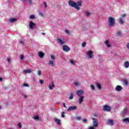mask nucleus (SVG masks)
Masks as SVG:
<instances>
[{
    "label": "nucleus",
    "instance_id": "f257e3e1",
    "mask_svg": "<svg viewBox=\"0 0 129 129\" xmlns=\"http://www.w3.org/2000/svg\"><path fill=\"white\" fill-rule=\"evenodd\" d=\"M69 6H70V7H72V8H75L76 10H78V11H79V10H80V7H79V6L77 5V4L74 1L70 0L69 1Z\"/></svg>",
    "mask_w": 129,
    "mask_h": 129
},
{
    "label": "nucleus",
    "instance_id": "f03ea898",
    "mask_svg": "<svg viewBox=\"0 0 129 129\" xmlns=\"http://www.w3.org/2000/svg\"><path fill=\"white\" fill-rule=\"evenodd\" d=\"M108 22L109 27H113V26H114V24H115V20L114 18L109 17L108 19Z\"/></svg>",
    "mask_w": 129,
    "mask_h": 129
},
{
    "label": "nucleus",
    "instance_id": "7ed1b4c3",
    "mask_svg": "<svg viewBox=\"0 0 129 129\" xmlns=\"http://www.w3.org/2000/svg\"><path fill=\"white\" fill-rule=\"evenodd\" d=\"M92 120H93V127H97V126H98V119L97 118L93 117L92 118Z\"/></svg>",
    "mask_w": 129,
    "mask_h": 129
},
{
    "label": "nucleus",
    "instance_id": "20e7f679",
    "mask_svg": "<svg viewBox=\"0 0 129 129\" xmlns=\"http://www.w3.org/2000/svg\"><path fill=\"white\" fill-rule=\"evenodd\" d=\"M103 110L108 112L111 110V107L107 105H105L103 106Z\"/></svg>",
    "mask_w": 129,
    "mask_h": 129
},
{
    "label": "nucleus",
    "instance_id": "39448f33",
    "mask_svg": "<svg viewBox=\"0 0 129 129\" xmlns=\"http://www.w3.org/2000/svg\"><path fill=\"white\" fill-rule=\"evenodd\" d=\"M34 27H36V24L34 23L32 21H31L29 23V29L33 30Z\"/></svg>",
    "mask_w": 129,
    "mask_h": 129
},
{
    "label": "nucleus",
    "instance_id": "423d86ee",
    "mask_svg": "<svg viewBox=\"0 0 129 129\" xmlns=\"http://www.w3.org/2000/svg\"><path fill=\"white\" fill-rule=\"evenodd\" d=\"M62 50L64 52H69V51H70V47H68L67 45H63L62 46Z\"/></svg>",
    "mask_w": 129,
    "mask_h": 129
},
{
    "label": "nucleus",
    "instance_id": "0eeeda50",
    "mask_svg": "<svg viewBox=\"0 0 129 129\" xmlns=\"http://www.w3.org/2000/svg\"><path fill=\"white\" fill-rule=\"evenodd\" d=\"M93 54V51H90L87 53L88 56L90 59H93V56H92Z\"/></svg>",
    "mask_w": 129,
    "mask_h": 129
},
{
    "label": "nucleus",
    "instance_id": "6e6552de",
    "mask_svg": "<svg viewBox=\"0 0 129 129\" xmlns=\"http://www.w3.org/2000/svg\"><path fill=\"white\" fill-rule=\"evenodd\" d=\"M84 92L82 91V90H79L77 91L76 94L78 95V96H81L82 94H83Z\"/></svg>",
    "mask_w": 129,
    "mask_h": 129
},
{
    "label": "nucleus",
    "instance_id": "1a4fd4ad",
    "mask_svg": "<svg viewBox=\"0 0 129 129\" xmlns=\"http://www.w3.org/2000/svg\"><path fill=\"white\" fill-rule=\"evenodd\" d=\"M77 109V107L76 106H70L68 109V111H70L71 110H76Z\"/></svg>",
    "mask_w": 129,
    "mask_h": 129
},
{
    "label": "nucleus",
    "instance_id": "9d476101",
    "mask_svg": "<svg viewBox=\"0 0 129 129\" xmlns=\"http://www.w3.org/2000/svg\"><path fill=\"white\" fill-rule=\"evenodd\" d=\"M115 90H116V91H121V90H122V87L118 85L117 86H116Z\"/></svg>",
    "mask_w": 129,
    "mask_h": 129
},
{
    "label": "nucleus",
    "instance_id": "9b49d317",
    "mask_svg": "<svg viewBox=\"0 0 129 129\" xmlns=\"http://www.w3.org/2000/svg\"><path fill=\"white\" fill-rule=\"evenodd\" d=\"M32 72V70H30V69H26V70H24L23 71V73H24V74H30Z\"/></svg>",
    "mask_w": 129,
    "mask_h": 129
},
{
    "label": "nucleus",
    "instance_id": "f8f14e48",
    "mask_svg": "<svg viewBox=\"0 0 129 129\" xmlns=\"http://www.w3.org/2000/svg\"><path fill=\"white\" fill-rule=\"evenodd\" d=\"M84 100V96H81L79 98V103L80 104H81L82 102H83V101Z\"/></svg>",
    "mask_w": 129,
    "mask_h": 129
},
{
    "label": "nucleus",
    "instance_id": "ddd939ff",
    "mask_svg": "<svg viewBox=\"0 0 129 129\" xmlns=\"http://www.w3.org/2000/svg\"><path fill=\"white\" fill-rule=\"evenodd\" d=\"M55 60H49L48 61V65H49L50 66H52V67H54V65H55Z\"/></svg>",
    "mask_w": 129,
    "mask_h": 129
},
{
    "label": "nucleus",
    "instance_id": "4468645a",
    "mask_svg": "<svg viewBox=\"0 0 129 129\" xmlns=\"http://www.w3.org/2000/svg\"><path fill=\"white\" fill-rule=\"evenodd\" d=\"M122 114H127L128 113V110L126 108H124L122 111Z\"/></svg>",
    "mask_w": 129,
    "mask_h": 129
},
{
    "label": "nucleus",
    "instance_id": "2eb2a0df",
    "mask_svg": "<svg viewBox=\"0 0 129 129\" xmlns=\"http://www.w3.org/2000/svg\"><path fill=\"white\" fill-rule=\"evenodd\" d=\"M54 121L57 123V124H58V125H60V124H61V120L59 119L55 118L54 119Z\"/></svg>",
    "mask_w": 129,
    "mask_h": 129
},
{
    "label": "nucleus",
    "instance_id": "dca6fc26",
    "mask_svg": "<svg viewBox=\"0 0 129 129\" xmlns=\"http://www.w3.org/2000/svg\"><path fill=\"white\" fill-rule=\"evenodd\" d=\"M44 55H45V54H44L42 51L38 52V56L40 58H43V57H44Z\"/></svg>",
    "mask_w": 129,
    "mask_h": 129
},
{
    "label": "nucleus",
    "instance_id": "f3484780",
    "mask_svg": "<svg viewBox=\"0 0 129 129\" xmlns=\"http://www.w3.org/2000/svg\"><path fill=\"white\" fill-rule=\"evenodd\" d=\"M96 86L100 90L102 89L101 88V85L98 82L96 83Z\"/></svg>",
    "mask_w": 129,
    "mask_h": 129
},
{
    "label": "nucleus",
    "instance_id": "a211bd4d",
    "mask_svg": "<svg viewBox=\"0 0 129 129\" xmlns=\"http://www.w3.org/2000/svg\"><path fill=\"white\" fill-rule=\"evenodd\" d=\"M57 41H58L59 43H60L61 45H63V44H65V41L61 38H58Z\"/></svg>",
    "mask_w": 129,
    "mask_h": 129
},
{
    "label": "nucleus",
    "instance_id": "6ab92c4d",
    "mask_svg": "<svg viewBox=\"0 0 129 129\" xmlns=\"http://www.w3.org/2000/svg\"><path fill=\"white\" fill-rule=\"evenodd\" d=\"M108 124H110V125H113V120L109 119L107 121Z\"/></svg>",
    "mask_w": 129,
    "mask_h": 129
},
{
    "label": "nucleus",
    "instance_id": "aec40b11",
    "mask_svg": "<svg viewBox=\"0 0 129 129\" xmlns=\"http://www.w3.org/2000/svg\"><path fill=\"white\" fill-rule=\"evenodd\" d=\"M16 21H17V19L15 18H10L9 19V23H14Z\"/></svg>",
    "mask_w": 129,
    "mask_h": 129
},
{
    "label": "nucleus",
    "instance_id": "412c9836",
    "mask_svg": "<svg viewBox=\"0 0 129 129\" xmlns=\"http://www.w3.org/2000/svg\"><path fill=\"white\" fill-rule=\"evenodd\" d=\"M124 66L125 67V68H128L129 67V62L128 61H125L124 63Z\"/></svg>",
    "mask_w": 129,
    "mask_h": 129
},
{
    "label": "nucleus",
    "instance_id": "4be33fe9",
    "mask_svg": "<svg viewBox=\"0 0 129 129\" xmlns=\"http://www.w3.org/2000/svg\"><path fill=\"white\" fill-rule=\"evenodd\" d=\"M105 45H106L107 46V47H108L109 48L110 47V44H109V42L108 41V40H106L105 42Z\"/></svg>",
    "mask_w": 129,
    "mask_h": 129
},
{
    "label": "nucleus",
    "instance_id": "5701e85b",
    "mask_svg": "<svg viewBox=\"0 0 129 129\" xmlns=\"http://www.w3.org/2000/svg\"><path fill=\"white\" fill-rule=\"evenodd\" d=\"M119 23L120 24V25H123V21H122V18H119Z\"/></svg>",
    "mask_w": 129,
    "mask_h": 129
},
{
    "label": "nucleus",
    "instance_id": "b1692460",
    "mask_svg": "<svg viewBox=\"0 0 129 129\" xmlns=\"http://www.w3.org/2000/svg\"><path fill=\"white\" fill-rule=\"evenodd\" d=\"M77 5H78V6L79 7H81V6H82V2L81 1H78L77 2Z\"/></svg>",
    "mask_w": 129,
    "mask_h": 129
},
{
    "label": "nucleus",
    "instance_id": "393cba45",
    "mask_svg": "<svg viewBox=\"0 0 129 129\" xmlns=\"http://www.w3.org/2000/svg\"><path fill=\"white\" fill-rule=\"evenodd\" d=\"M123 83H124V85H127V84H128V82L126 80H123Z\"/></svg>",
    "mask_w": 129,
    "mask_h": 129
},
{
    "label": "nucleus",
    "instance_id": "a878e982",
    "mask_svg": "<svg viewBox=\"0 0 129 129\" xmlns=\"http://www.w3.org/2000/svg\"><path fill=\"white\" fill-rule=\"evenodd\" d=\"M29 19H30V20H34V19H35V15H30L29 17Z\"/></svg>",
    "mask_w": 129,
    "mask_h": 129
},
{
    "label": "nucleus",
    "instance_id": "bb28decb",
    "mask_svg": "<svg viewBox=\"0 0 129 129\" xmlns=\"http://www.w3.org/2000/svg\"><path fill=\"white\" fill-rule=\"evenodd\" d=\"M117 36H119V37H121L122 36V33L121 32H118L116 33Z\"/></svg>",
    "mask_w": 129,
    "mask_h": 129
},
{
    "label": "nucleus",
    "instance_id": "cd10ccee",
    "mask_svg": "<svg viewBox=\"0 0 129 129\" xmlns=\"http://www.w3.org/2000/svg\"><path fill=\"white\" fill-rule=\"evenodd\" d=\"M69 99L71 100V99H73V94L72 93H70V96L69 97Z\"/></svg>",
    "mask_w": 129,
    "mask_h": 129
},
{
    "label": "nucleus",
    "instance_id": "c85d7f7f",
    "mask_svg": "<svg viewBox=\"0 0 129 129\" xmlns=\"http://www.w3.org/2000/svg\"><path fill=\"white\" fill-rule=\"evenodd\" d=\"M34 119H35V120H39V119H40V118H39V116H34Z\"/></svg>",
    "mask_w": 129,
    "mask_h": 129
},
{
    "label": "nucleus",
    "instance_id": "c756f323",
    "mask_svg": "<svg viewBox=\"0 0 129 129\" xmlns=\"http://www.w3.org/2000/svg\"><path fill=\"white\" fill-rule=\"evenodd\" d=\"M123 121H125L126 122H129V118H126L123 119Z\"/></svg>",
    "mask_w": 129,
    "mask_h": 129
},
{
    "label": "nucleus",
    "instance_id": "7c9ffc66",
    "mask_svg": "<svg viewBox=\"0 0 129 129\" xmlns=\"http://www.w3.org/2000/svg\"><path fill=\"white\" fill-rule=\"evenodd\" d=\"M7 61L8 62V63H11V58L7 57Z\"/></svg>",
    "mask_w": 129,
    "mask_h": 129
},
{
    "label": "nucleus",
    "instance_id": "2f4dec72",
    "mask_svg": "<svg viewBox=\"0 0 129 129\" xmlns=\"http://www.w3.org/2000/svg\"><path fill=\"white\" fill-rule=\"evenodd\" d=\"M85 46H86V42H84L82 44V46L83 48H84Z\"/></svg>",
    "mask_w": 129,
    "mask_h": 129
},
{
    "label": "nucleus",
    "instance_id": "473e14b6",
    "mask_svg": "<svg viewBox=\"0 0 129 129\" xmlns=\"http://www.w3.org/2000/svg\"><path fill=\"white\" fill-rule=\"evenodd\" d=\"M23 86H24L25 87H29V84H28L27 83H24L23 84Z\"/></svg>",
    "mask_w": 129,
    "mask_h": 129
},
{
    "label": "nucleus",
    "instance_id": "72a5a7b5",
    "mask_svg": "<svg viewBox=\"0 0 129 129\" xmlns=\"http://www.w3.org/2000/svg\"><path fill=\"white\" fill-rule=\"evenodd\" d=\"M91 89H92V90H94V89H95V88L92 84H91Z\"/></svg>",
    "mask_w": 129,
    "mask_h": 129
},
{
    "label": "nucleus",
    "instance_id": "f704fd0d",
    "mask_svg": "<svg viewBox=\"0 0 129 129\" xmlns=\"http://www.w3.org/2000/svg\"><path fill=\"white\" fill-rule=\"evenodd\" d=\"M50 57H51V59L52 60L55 59V56H54V55H50Z\"/></svg>",
    "mask_w": 129,
    "mask_h": 129
},
{
    "label": "nucleus",
    "instance_id": "c9c22d12",
    "mask_svg": "<svg viewBox=\"0 0 129 129\" xmlns=\"http://www.w3.org/2000/svg\"><path fill=\"white\" fill-rule=\"evenodd\" d=\"M41 72L40 71H38V72H37V74H38V75H39V76H41Z\"/></svg>",
    "mask_w": 129,
    "mask_h": 129
},
{
    "label": "nucleus",
    "instance_id": "e433bc0d",
    "mask_svg": "<svg viewBox=\"0 0 129 129\" xmlns=\"http://www.w3.org/2000/svg\"><path fill=\"white\" fill-rule=\"evenodd\" d=\"M76 119H77V120H80L81 119V117L80 116L76 117Z\"/></svg>",
    "mask_w": 129,
    "mask_h": 129
},
{
    "label": "nucleus",
    "instance_id": "4c0bfd02",
    "mask_svg": "<svg viewBox=\"0 0 129 129\" xmlns=\"http://www.w3.org/2000/svg\"><path fill=\"white\" fill-rule=\"evenodd\" d=\"M85 14H86V16L88 17L89 16H90V13L88 12H85Z\"/></svg>",
    "mask_w": 129,
    "mask_h": 129
},
{
    "label": "nucleus",
    "instance_id": "58836bf2",
    "mask_svg": "<svg viewBox=\"0 0 129 129\" xmlns=\"http://www.w3.org/2000/svg\"><path fill=\"white\" fill-rule=\"evenodd\" d=\"M64 112H62L61 113V117H65V115H64Z\"/></svg>",
    "mask_w": 129,
    "mask_h": 129
},
{
    "label": "nucleus",
    "instance_id": "ea45409f",
    "mask_svg": "<svg viewBox=\"0 0 129 129\" xmlns=\"http://www.w3.org/2000/svg\"><path fill=\"white\" fill-rule=\"evenodd\" d=\"M39 15L41 17H44V15L43 14V13L42 12H39Z\"/></svg>",
    "mask_w": 129,
    "mask_h": 129
},
{
    "label": "nucleus",
    "instance_id": "a19ab883",
    "mask_svg": "<svg viewBox=\"0 0 129 129\" xmlns=\"http://www.w3.org/2000/svg\"><path fill=\"white\" fill-rule=\"evenodd\" d=\"M24 58H25V56H24V55H21L20 57L21 60H23Z\"/></svg>",
    "mask_w": 129,
    "mask_h": 129
},
{
    "label": "nucleus",
    "instance_id": "79ce46f5",
    "mask_svg": "<svg viewBox=\"0 0 129 129\" xmlns=\"http://www.w3.org/2000/svg\"><path fill=\"white\" fill-rule=\"evenodd\" d=\"M18 126L19 127H20V128H21V127H22V123H21V122H19L18 123Z\"/></svg>",
    "mask_w": 129,
    "mask_h": 129
},
{
    "label": "nucleus",
    "instance_id": "37998d69",
    "mask_svg": "<svg viewBox=\"0 0 129 129\" xmlns=\"http://www.w3.org/2000/svg\"><path fill=\"white\" fill-rule=\"evenodd\" d=\"M27 1V2H29L30 5H32L33 3H32V1L31 0H26Z\"/></svg>",
    "mask_w": 129,
    "mask_h": 129
},
{
    "label": "nucleus",
    "instance_id": "c03bdc74",
    "mask_svg": "<svg viewBox=\"0 0 129 129\" xmlns=\"http://www.w3.org/2000/svg\"><path fill=\"white\" fill-rule=\"evenodd\" d=\"M20 43L21 44V45H24V42L23 40L20 41Z\"/></svg>",
    "mask_w": 129,
    "mask_h": 129
},
{
    "label": "nucleus",
    "instance_id": "a18cd8bd",
    "mask_svg": "<svg viewBox=\"0 0 129 129\" xmlns=\"http://www.w3.org/2000/svg\"><path fill=\"white\" fill-rule=\"evenodd\" d=\"M74 85H76V86H78L79 84H78V82H74Z\"/></svg>",
    "mask_w": 129,
    "mask_h": 129
},
{
    "label": "nucleus",
    "instance_id": "49530a36",
    "mask_svg": "<svg viewBox=\"0 0 129 129\" xmlns=\"http://www.w3.org/2000/svg\"><path fill=\"white\" fill-rule=\"evenodd\" d=\"M88 129H95L94 128V127L92 126H90L88 128Z\"/></svg>",
    "mask_w": 129,
    "mask_h": 129
},
{
    "label": "nucleus",
    "instance_id": "de8ad7c7",
    "mask_svg": "<svg viewBox=\"0 0 129 129\" xmlns=\"http://www.w3.org/2000/svg\"><path fill=\"white\" fill-rule=\"evenodd\" d=\"M43 4L44 5L45 8H47V7H48L47 5V3H46V2H44Z\"/></svg>",
    "mask_w": 129,
    "mask_h": 129
},
{
    "label": "nucleus",
    "instance_id": "09e8293b",
    "mask_svg": "<svg viewBox=\"0 0 129 129\" xmlns=\"http://www.w3.org/2000/svg\"><path fill=\"white\" fill-rule=\"evenodd\" d=\"M70 62L71 64H74V62H73V60H72V59H70Z\"/></svg>",
    "mask_w": 129,
    "mask_h": 129
},
{
    "label": "nucleus",
    "instance_id": "8fccbe9b",
    "mask_svg": "<svg viewBox=\"0 0 129 129\" xmlns=\"http://www.w3.org/2000/svg\"><path fill=\"white\" fill-rule=\"evenodd\" d=\"M39 82L41 84H43V83H44V81L43 80H40Z\"/></svg>",
    "mask_w": 129,
    "mask_h": 129
},
{
    "label": "nucleus",
    "instance_id": "3c124183",
    "mask_svg": "<svg viewBox=\"0 0 129 129\" xmlns=\"http://www.w3.org/2000/svg\"><path fill=\"white\" fill-rule=\"evenodd\" d=\"M63 107L65 108H67V107L66 106V104L65 103H63Z\"/></svg>",
    "mask_w": 129,
    "mask_h": 129
},
{
    "label": "nucleus",
    "instance_id": "603ef678",
    "mask_svg": "<svg viewBox=\"0 0 129 129\" xmlns=\"http://www.w3.org/2000/svg\"><path fill=\"white\" fill-rule=\"evenodd\" d=\"M126 47L127 49H129V43H127Z\"/></svg>",
    "mask_w": 129,
    "mask_h": 129
},
{
    "label": "nucleus",
    "instance_id": "864d4df0",
    "mask_svg": "<svg viewBox=\"0 0 129 129\" xmlns=\"http://www.w3.org/2000/svg\"><path fill=\"white\" fill-rule=\"evenodd\" d=\"M49 88L50 90H53V88H52V86L50 85L49 86Z\"/></svg>",
    "mask_w": 129,
    "mask_h": 129
},
{
    "label": "nucleus",
    "instance_id": "5fc2aeb1",
    "mask_svg": "<svg viewBox=\"0 0 129 129\" xmlns=\"http://www.w3.org/2000/svg\"><path fill=\"white\" fill-rule=\"evenodd\" d=\"M87 122V120L86 119H84L83 120V122Z\"/></svg>",
    "mask_w": 129,
    "mask_h": 129
},
{
    "label": "nucleus",
    "instance_id": "6e6d98bb",
    "mask_svg": "<svg viewBox=\"0 0 129 129\" xmlns=\"http://www.w3.org/2000/svg\"><path fill=\"white\" fill-rule=\"evenodd\" d=\"M121 18H125V14H124L122 15Z\"/></svg>",
    "mask_w": 129,
    "mask_h": 129
},
{
    "label": "nucleus",
    "instance_id": "4d7b16f0",
    "mask_svg": "<svg viewBox=\"0 0 129 129\" xmlns=\"http://www.w3.org/2000/svg\"><path fill=\"white\" fill-rule=\"evenodd\" d=\"M22 96H24V97H25V98H27V95H25L24 94H22Z\"/></svg>",
    "mask_w": 129,
    "mask_h": 129
},
{
    "label": "nucleus",
    "instance_id": "13d9d810",
    "mask_svg": "<svg viewBox=\"0 0 129 129\" xmlns=\"http://www.w3.org/2000/svg\"><path fill=\"white\" fill-rule=\"evenodd\" d=\"M3 81V78H0V82H2Z\"/></svg>",
    "mask_w": 129,
    "mask_h": 129
},
{
    "label": "nucleus",
    "instance_id": "bf43d9fd",
    "mask_svg": "<svg viewBox=\"0 0 129 129\" xmlns=\"http://www.w3.org/2000/svg\"><path fill=\"white\" fill-rule=\"evenodd\" d=\"M41 34H42V35H46V33H41Z\"/></svg>",
    "mask_w": 129,
    "mask_h": 129
},
{
    "label": "nucleus",
    "instance_id": "052dcab7",
    "mask_svg": "<svg viewBox=\"0 0 129 129\" xmlns=\"http://www.w3.org/2000/svg\"><path fill=\"white\" fill-rule=\"evenodd\" d=\"M52 87H54V83H52Z\"/></svg>",
    "mask_w": 129,
    "mask_h": 129
},
{
    "label": "nucleus",
    "instance_id": "680f3d73",
    "mask_svg": "<svg viewBox=\"0 0 129 129\" xmlns=\"http://www.w3.org/2000/svg\"><path fill=\"white\" fill-rule=\"evenodd\" d=\"M66 33H69V31L66 30Z\"/></svg>",
    "mask_w": 129,
    "mask_h": 129
},
{
    "label": "nucleus",
    "instance_id": "e2e57ef3",
    "mask_svg": "<svg viewBox=\"0 0 129 129\" xmlns=\"http://www.w3.org/2000/svg\"><path fill=\"white\" fill-rule=\"evenodd\" d=\"M21 2H24V1H26V0H21Z\"/></svg>",
    "mask_w": 129,
    "mask_h": 129
},
{
    "label": "nucleus",
    "instance_id": "0e129e2a",
    "mask_svg": "<svg viewBox=\"0 0 129 129\" xmlns=\"http://www.w3.org/2000/svg\"><path fill=\"white\" fill-rule=\"evenodd\" d=\"M2 106H0V109H2Z\"/></svg>",
    "mask_w": 129,
    "mask_h": 129
},
{
    "label": "nucleus",
    "instance_id": "69168bd1",
    "mask_svg": "<svg viewBox=\"0 0 129 129\" xmlns=\"http://www.w3.org/2000/svg\"><path fill=\"white\" fill-rule=\"evenodd\" d=\"M94 116H96V114H95V115H94Z\"/></svg>",
    "mask_w": 129,
    "mask_h": 129
}]
</instances>
